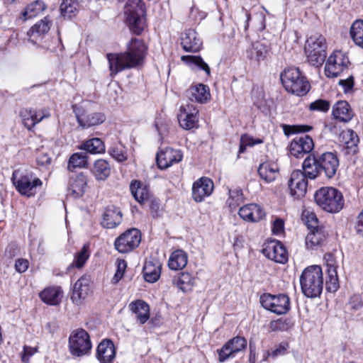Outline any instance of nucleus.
Instances as JSON below:
<instances>
[{
  "label": "nucleus",
  "mask_w": 363,
  "mask_h": 363,
  "mask_svg": "<svg viewBox=\"0 0 363 363\" xmlns=\"http://www.w3.org/2000/svg\"><path fill=\"white\" fill-rule=\"evenodd\" d=\"M147 47L144 42L133 38L128 45L127 50L119 54L107 55L111 74H116L125 69L135 67L140 65L145 57Z\"/></svg>",
  "instance_id": "obj_1"
},
{
  "label": "nucleus",
  "mask_w": 363,
  "mask_h": 363,
  "mask_svg": "<svg viewBox=\"0 0 363 363\" xmlns=\"http://www.w3.org/2000/svg\"><path fill=\"white\" fill-rule=\"evenodd\" d=\"M339 159L332 152L322 154H310L303 161L302 167L309 179H314L322 174L328 179H332L337 171Z\"/></svg>",
  "instance_id": "obj_2"
},
{
  "label": "nucleus",
  "mask_w": 363,
  "mask_h": 363,
  "mask_svg": "<svg viewBox=\"0 0 363 363\" xmlns=\"http://www.w3.org/2000/svg\"><path fill=\"white\" fill-rule=\"evenodd\" d=\"M302 292L309 298L320 296L323 288L322 269L320 266L313 265L306 268L300 277Z\"/></svg>",
  "instance_id": "obj_3"
},
{
  "label": "nucleus",
  "mask_w": 363,
  "mask_h": 363,
  "mask_svg": "<svg viewBox=\"0 0 363 363\" xmlns=\"http://www.w3.org/2000/svg\"><path fill=\"white\" fill-rule=\"evenodd\" d=\"M318 206L328 213H337L344 206L342 194L333 187H322L318 189L314 196Z\"/></svg>",
  "instance_id": "obj_4"
},
{
  "label": "nucleus",
  "mask_w": 363,
  "mask_h": 363,
  "mask_svg": "<svg viewBox=\"0 0 363 363\" xmlns=\"http://www.w3.org/2000/svg\"><path fill=\"white\" fill-rule=\"evenodd\" d=\"M125 21L130 30L140 35L145 26V8L142 0H128L124 8Z\"/></svg>",
  "instance_id": "obj_5"
},
{
  "label": "nucleus",
  "mask_w": 363,
  "mask_h": 363,
  "mask_svg": "<svg viewBox=\"0 0 363 363\" xmlns=\"http://www.w3.org/2000/svg\"><path fill=\"white\" fill-rule=\"evenodd\" d=\"M326 41L320 34H314L308 38L305 45V52L308 62L315 66L322 65L326 58Z\"/></svg>",
  "instance_id": "obj_6"
},
{
  "label": "nucleus",
  "mask_w": 363,
  "mask_h": 363,
  "mask_svg": "<svg viewBox=\"0 0 363 363\" xmlns=\"http://www.w3.org/2000/svg\"><path fill=\"white\" fill-rule=\"evenodd\" d=\"M12 181L16 190L27 197L35 196L37 188L43 184L42 181L35 177L32 172L21 174L19 170L13 172Z\"/></svg>",
  "instance_id": "obj_7"
},
{
  "label": "nucleus",
  "mask_w": 363,
  "mask_h": 363,
  "mask_svg": "<svg viewBox=\"0 0 363 363\" xmlns=\"http://www.w3.org/2000/svg\"><path fill=\"white\" fill-rule=\"evenodd\" d=\"M280 79L286 91H310L311 88L308 79L296 67L286 68Z\"/></svg>",
  "instance_id": "obj_8"
},
{
  "label": "nucleus",
  "mask_w": 363,
  "mask_h": 363,
  "mask_svg": "<svg viewBox=\"0 0 363 363\" xmlns=\"http://www.w3.org/2000/svg\"><path fill=\"white\" fill-rule=\"evenodd\" d=\"M259 301L263 308L278 315L285 314L290 309V298L286 294H264Z\"/></svg>",
  "instance_id": "obj_9"
},
{
  "label": "nucleus",
  "mask_w": 363,
  "mask_h": 363,
  "mask_svg": "<svg viewBox=\"0 0 363 363\" xmlns=\"http://www.w3.org/2000/svg\"><path fill=\"white\" fill-rule=\"evenodd\" d=\"M69 343L71 353L77 357L87 354L91 348L89 335L84 329L73 331L69 338Z\"/></svg>",
  "instance_id": "obj_10"
},
{
  "label": "nucleus",
  "mask_w": 363,
  "mask_h": 363,
  "mask_svg": "<svg viewBox=\"0 0 363 363\" xmlns=\"http://www.w3.org/2000/svg\"><path fill=\"white\" fill-rule=\"evenodd\" d=\"M350 62L347 53L336 50L331 54L325 66V73L328 77H335L347 69Z\"/></svg>",
  "instance_id": "obj_11"
},
{
  "label": "nucleus",
  "mask_w": 363,
  "mask_h": 363,
  "mask_svg": "<svg viewBox=\"0 0 363 363\" xmlns=\"http://www.w3.org/2000/svg\"><path fill=\"white\" fill-rule=\"evenodd\" d=\"M141 241V233L136 228H130L118 237L114 242L116 250L127 253L138 247Z\"/></svg>",
  "instance_id": "obj_12"
},
{
  "label": "nucleus",
  "mask_w": 363,
  "mask_h": 363,
  "mask_svg": "<svg viewBox=\"0 0 363 363\" xmlns=\"http://www.w3.org/2000/svg\"><path fill=\"white\" fill-rule=\"evenodd\" d=\"M309 178L306 171L294 170L291 174L289 181V188L292 196L296 199H300L305 196L307 186L308 179Z\"/></svg>",
  "instance_id": "obj_13"
},
{
  "label": "nucleus",
  "mask_w": 363,
  "mask_h": 363,
  "mask_svg": "<svg viewBox=\"0 0 363 363\" xmlns=\"http://www.w3.org/2000/svg\"><path fill=\"white\" fill-rule=\"evenodd\" d=\"M246 347L247 340L245 338L237 336L230 339L220 350H218L219 362H225L233 357L234 354L245 350Z\"/></svg>",
  "instance_id": "obj_14"
},
{
  "label": "nucleus",
  "mask_w": 363,
  "mask_h": 363,
  "mask_svg": "<svg viewBox=\"0 0 363 363\" xmlns=\"http://www.w3.org/2000/svg\"><path fill=\"white\" fill-rule=\"evenodd\" d=\"M182 157L183 155L181 150L165 147L157 153L156 160L158 167L165 169L174 164L179 162Z\"/></svg>",
  "instance_id": "obj_15"
},
{
  "label": "nucleus",
  "mask_w": 363,
  "mask_h": 363,
  "mask_svg": "<svg viewBox=\"0 0 363 363\" xmlns=\"http://www.w3.org/2000/svg\"><path fill=\"white\" fill-rule=\"evenodd\" d=\"M314 147L313 139L307 135L296 136L291 143L290 153L296 157H302Z\"/></svg>",
  "instance_id": "obj_16"
},
{
  "label": "nucleus",
  "mask_w": 363,
  "mask_h": 363,
  "mask_svg": "<svg viewBox=\"0 0 363 363\" xmlns=\"http://www.w3.org/2000/svg\"><path fill=\"white\" fill-rule=\"evenodd\" d=\"M199 110L193 104H187L180 107L178 121L182 128L190 130L194 128L198 122Z\"/></svg>",
  "instance_id": "obj_17"
},
{
  "label": "nucleus",
  "mask_w": 363,
  "mask_h": 363,
  "mask_svg": "<svg viewBox=\"0 0 363 363\" xmlns=\"http://www.w3.org/2000/svg\"><path fill=\"white\" fill-rule=\"evenodd\" d=\"M262 253L269 259L284 264L288 260V254L284 246L277 240L269 242L262 250Z\"/></svg>",
  "instance_id": "obj_18"
},
{
  "label": "nucleus",
  "mask_w": 363,
  "mask_h": 363,
  "mask_svg": "<svg viewBox=\"0 0 363 363\" xmlns=\"http://www.w3.org/2000/svg\"><path fill=\"white\" fill-rule=\"evenodd\" d=\"M339 140L345 155H354L358 152L359 137L352 130H342L339 135Z\"/></svg>",
  "instance_id": "obj_19"
},
{
  "label": "nucleus",
  "mask_w": 363,
  "mask_h": 363,
  "mask_svg": "<svg viewBox=\"0 0 363 363\" xmlns=\"http://www.w3.org/2000/svg\"><path fill=\"white\" fill-rule=\"evenodd\" d=\"M213 182L207 177H201L196 181L192 186V197L196 202H201L209 196L213 190Z\"/></svg>",
  "instance_id": "obj_20"
},
{
  "label": "nucleus",
  "mask_w": 363,
  "mask_h": 363,
  "mask_svg": "<svg viewBox=\"0 0 363 363\" xmlns=\"http://www.w3.org/2000/svg\"><path fill=\"white\" fill-rule=\"evenodd\" d=\"M181 44L186 52H197L201 50L202 41L197 33L192 29L186 30L182 34Z\"/></svg>",
  "instance_id": "obj_21"
},
{
  "label": "nucleus",
  "mask_w": 363,
  "mask_h": 363,
  "mask_svg": "<svg viewBox=\"0 0 363 363\" xmlns=\"http://www.w3.org/2000/svg\"><path fill=\"white\" fill-rule=\"evenodd\" d=\"M76 117L79 124L84 128L98 125L106 120L105 115L101 113H76Z\"/></svg>",
  "instance_id": "obj_22"
},
{
  "label": "nucleus",
  "mask_w": 363,
  "mask_h": 363,
  "mask_svg": "<svg viewBox=\"0 0 363 363\" xmlns=\"http://www.w3.org/2000/svg\"><path fill=\"white\" fill-rule=\"evenodd\" d=\"M115 347L109 340H104L97 347L96 356L101 363H109L115 357Z\"/></svg>",
  "instance_id": "obj_23"
},
{
  "label": "nucleus",
  "mask_w": 363,
  "mask_h": 363,
  "mask_svg": "<svg viewBox=\"0 0 363 363\" xmlns=\"http://www.w3.org/2000/svg\"><path fill=\"white\" fill-rule=\"evenodd\" d=\"M52 25V21L48 16L45 17L36 23L28 31V36L30 40L35 43L39 38L47 33Z\"/></svg>",
  "instance_id": "obj_24"
},
{
  "label": "nucleus",
  "mask_w": 363,
  "mask_h": 363,
  "mask_svg": "<svg viewBox=\"0 0 363 363\" xmlns=\"http://www.w3.org/2000/svg\"><path fill=\"white\" fill-rule=\"evenodd\" d=\"M181 60L194 71H203L207 77L211 76V68L199 55H183Z\"/></svg>",
  "instance_id": "obj_25"
},
{
  "label": "nucleus",
  "mask_w": 363,
  "mask_h": 363,
  "mask_svg": "<svg viewBox=\"0 0 363 363\" xmlns=\"http://www.w3.org/2000/svg\"><path fill=\"white\" fill-rule=\"evenodd\" d=\"M87 179L86 176L83 173H80L74 178L70 179L68 194L72 195L74 198H79L84 194Z\"/></svg>",
  "instance_id": "obj_26"
},
{
  "label": "nucleus",
  "mask_w": 363,
  "mask_h": 363,
  "mask_svg": "<svg viewBox=\"0 0 363 363\" xmlns=\"http://www.w3.org/2000/svg\"><path fill=\"white\" fill-rule=\"evenodd\" d=\"M129 309L132 313L136 315L137 320L141 323L144 324L150 318V307L143 300H136L131 302L128 306Z\"/></svg>",
  "instance_id": "obj_27"
},
{
  "label": "nucleus",
  "mask_w": 363,
  "mask_h": 363,
  "mask_svg": "<svg viewBox=\"0 0 363 363\" xmlns=\"http://www.w3.org/2000/svg\"><path fill=\"white\" fill-rule=\"evenodd\" d=\"M130 190L135 199L143 204L150 200V194L148 188L141 182L134 180L130 183Z\"/></svg>",
  "instance_id": "obj_28"
},
{
  "label": "nucleus",
  "mask_w": 363,
  "mask_h": 363,
  "mask_svg": "<svg viewBox=\"0 0 363 363\" xmlns=\"http://www.w3.org/2000/svg\"><path fill=\"white\" fill-rule=\"evenodd\" d=\"M259 177L267 182L274 181L279 174V167L274 162H263L258 168Z\"/></svg>",
  "instance_id": "obj_29"
},
{
  "label": "nucleus",
  "mask_w": 363,
  "mask_h": 363,
  "mask_svg": "<svg viewBox=\"0 0 363 363\" xmlns=\"http://www.w3.org/2000/svg\"><path fill=\"white\" fill-rule=\"evenodd\" d=\"M122 220V213L115 208H107L103 214L102 225L106 228H113L118 225Z\"/></svg>",
  "instance_id": "obj_30"
},
{
  "label": "nucleus",
  "mask_w": 363,
  "mask_h": 363,
  "mask_svg": "<svg viewBox=\"0 0 363 363\" xmlns=\"http://www.w3.org/2000/svg\"><path fill=\"white\" fill-rule=\"evenodd\" d=\"M89 291V280L85 277H81L74 284L72 295V299L77 303L85 298Z\"/></svg>",
  "instance_id": "obj_31"
},
{
  "label": "nucleus",
  "mask_w": 363,
  "mask_h": 363,
  "mask_svg": "<svg viewBox=\"0 0 363 363\" xmlns=\"http://www.w3.org/2000/svg\"><path fill=\"white\" fill-rule=\"evenodd\" d=\"M333 115L341 121L347 122L352 118L353 113L349 104L347 101H340L335 104Z\"/></svg>",
  "instance_id": "obj_32"
},
{
  "label": "nucleus",
  "mask_w": 363,
  "mask_h": 363,
  "mask_svg": "<svg viewBox=\"0 0 363 363\" xmlns=\"http://www.w3.org/2000/svg\"><path fill=\"white\" fill-rule=\"evenodd\" d=\"M143 272L144 278L147 281L154 283L160 278L161 264L159 262H146Z\"/></svg>",
  "instance_id": "obj_33"
},
{
  "label": "nucleus",
  "mask_w": 363,
  "mask_h": 363,
  "mask_svg": "<svg viewBox=\"0 0 363 363\" xmlns=\"http://www.w3.org/2000/svg\"><path fill=\"white\" fill-rule=\"evenodd\" d=\"M187 264V255L182 250L174 251L168 262L169 267L172 270H180Z\"/></svg>",
  "instance_id": "obj_34"
},
{
  "label": "nucleus",
  "mask_w": 363,
  "mask_h": 363,
  "mask_svg": "<svg viewBox=\"0 0 363 363\" xmlns=\"http://www.w3.org/2000/svg\"><path fill=\"white\" fill-rule=\"evenodd\" d=\"M92 173L97 180L104 181L111 174V167L108 162L105 160H97L94 164Z\"/></svg>",
  "instance_id": "obj_35"
},
{
  "label": "nucleus",
  "mask_w": 363,
  "mask_h": 363,
  "mask_svg": "<svg viewBox=\"0 0 363 363\" xmlns=\"http://www.w3.org/2000/svg\"><path fill=\"white\" fill-rule=\"evenodd\" d=\"M62 291L60 287H51L44 289L40 293L42 301L50 305H57L60 301Z\"/></svg>",
  "instance_id": "obj_36"
},
{
  "label": "nucleus",
  "mask_w": 363,
  "mask_h": 363,
  "mask_svg": "<svg viewBox=\"0 0 363 363\" xmlns=\"http://www.w3.org/2000/svg\"><path fill=\"white\" fill-rule=\"evenodd\" d=\"M91 154H101L105 152L106 148L104 142L99 138H94L85 141L80 147Z\"/></svg>",
  "instance_id": "obj_37"
},
{
  "label": "nucleus",
  "mask_w": 363,
  "mask_h": 363,
  "mask_svg": "<svg viewBox=\"0 0 363 363\" xmlns=\"http://www.w3.org/2000/svg\"><path fill=\"white\" fill-rule=\"evenodd\" d=\"M20 116L23 125L28 130H32L35 125L39 123V120L36 118L37 116L34 108H24L21 110Z\"/></svg>",
  "instance_id": "obj_38"
},
{
  "label": "nucleus",
  "mask_w": 363,
  "mask_h": 363,
  "mask_svg": "<svg viewBox=\"0 0 363 363\" xmlns=\"http://www.w3.org/2000/svg\"><path fill=\"white\" fill-rule=\"evenodd\" d=\"M45 9V5L41 0H36L28 4L22 12V18L24 21L30 19L40 14Z\"/></svg>",
  "instance_id": "obj_39"
},
{
  "label": "nucleus",
  "mask_w": 363,
  "mask_h": 363,
  "mask_svg": "<svg viewBox=\"0 0 363 363\" xmlns=\"http://www.w3.org/2000/svg\"><path fill=\"white\" fill-rule=\"evenodd\" d=\"M268 52V48L265 45L257 42L252 44L251 49L247 51V54L249 58L259 62L267 57Z\"/></svg>",
  "instance_id": "obj_40"
},
{
  "label": "nucleus",
  "mask_w": 363,
  "mask_h": 363,
  "mask_svg": "<svg viewBox=\"0 0 363 363\" xmlns=\"http://www.w3.org/2000/svg\"><path fill=\"white\" fill-rule=\"evenodd\" d=\"M87 155L84 152H76L71 155L68 161L67 168L73 171L75 168H86L88 167Z\"/></svg>",
  "instance_id": "obj_41"
},
{
  "label": "nucleus",
  "mask_w": 363,
  "mask_h": 363,
  "mask_svg": "<svg viewBox=\"0 0 363 363\" xmlns=\"http://www.w3.org/2000/svg\"><path fill=\"white\" fill-rule=\"evenodd\" d=\"M350 35L354 43L363 48V21H355L350 28Z\"/></svg>",
  "instance_id": "obj_42"
},
{
  "label": "nucleus",
  "mask_w": 363,
  "mask_h": 363,
  "mask_svg": "<svg viewBox=\"0 0 363 363\" xmlns=\"http://www.w3.org/2000/svg\"><path fill=\"white\" fill-rule=\"evenodd\" d=\"M325 238V234L323 228L312 230L306 238V244L308 247H313L319 245Z\"/></svg>",
  "instance_id": "obj_43"
},
{
  "label": "nucleus",
  "mask_w": 363,
  "mask_h": 363,
  "mask_svg": "<svg viewBox=\"0 0 363 363\" xmlns=\"http://www.w3.org/2000/svg\"><path fill=\"white\" fill-rule=\"evenodd\" d=\"M79 4L75 0H62L60 12L64 17L72 18L78 11Z\"/></svg>",
  "instance_id": "obj_44"
},
{
  "label": "nucleus",
  "mask_w": 363,
  "mask_h": 363,
  "mask_svg": "<svg viewBox=\"0 0 363 363\" xmlns=\"http://www.w3.org/2000/svg\"><path fill=\"white\" fill-rule=\"evenodd\" d=\"M89 257V246L84 245L81 250L75 255L74 259L72 264L69 266L68 269L74 267L77 268L82 267Z\"/></svg>",
  "instance_id": "obj_45"
},
{
  "label": "nucleus",
  "mask_w": 363,
  "mask_h": 363,
  "mask_svg": "<svg viewBox=\"0 0 363 363\" xmlns=\"http://www.w3.org/2000/svg\"><path fill=\"white\" fill-rule=\"evenodd\" d=\"M243 200L242 191L240 188L229 189L228 205L232 209L239 206Z\"/></svg>",
  "instance_id": "obj_46"
},
{
  "label": "nucleus",
  "mask_w": 363,
  "mask_h": 363,
  "mask_svg": "<svg viewBox=\"0 0 363 363\" xmlns=\"http://www.w3.org/2000/svg\"><path fill=\"white\" fill-rule=\"evenodd\" d=\"M339 288V281L336 267L328 269V279L326 281V289L330 292H335Z\"/></svg>",
  "instance_id": "obj_47"
},
{
  "label": "nucleus",
  "mask_w": 363,
  "mask_h": 363,
  "mask_svg": "<svg viewBox=\"0 0 363 363\" xmlns=\"http://www.w3.org/2000/svg\"><path fill=\"white\" fill-rule=\"evenodd\" d=\"M302 219L310 231L322 228L319 226L318 220L313 212L304 211Z\"/></svg>",
  "instance_id": "obj_48"
},
{
  "label": "nucleus",
  "mask_w": 363,
  "mask_h": 363,
  "mask_svg": "<svg viewBox=\"0 0 363 363\" xmlns=\"http://www.w3.org/2000/svg\"><path fill=\"white\" fill-rule=\"evenodd\" d=\"M263 141L262 139H254L248 135H242L240 138V144L239 148V153H243L245 151L247 146H253L255 145L261 144Z\"/></svg>",
  "instance_id": "obj_49"
},
{
  "label": "nucleus",
  "mask_w": 363,
  "mask_h": 363,
  "mask_svg": "<svg viewBox=\"0 0 363 363\" xmlns=\"http://www.w3.org/2000/svg\"><path fill=\"white\" fill-rule=\"evenodd\" d=\"M109 155L118 162H122L127 160V154L122 146L111 147L108 150Z\"/></svg>",
  "instance_id": "obj_50"
},
{
  "label": "nucleus",
  "mask_w": 363,
  "mask_h": 363,
  "mask_svg": "<svg viewBox=\"0 0 363 363\" xmlns=\"http://www.w3.org/2000/svg\"><path fill=\"white\" fill-rule=\"evenodd\" d=\"M330 106L328 101L324 99H318L311 103L308 108L311 111H322L327 112Z\"/></svg>",
  "instance_id": "obj_51"
},
{
  "label": "nucleus",
  "mask_w": 363,
  "mask_h": 363,
  "mask_svg": "<svg viewBox=\"0 0 363 363\" xmlns=\"http://www.w3.org/2000/svg\"><path fill=\"white\" fill-rule=\"evenodd\" d=\"M177 284L181 289L184 291L186 289V286L193 285L194 278L191 274L182 272L177 277Z\"/></svg>",
  "instance_id": "obj_52"
},
{
  "label": "nucleus",
  "mask_w": 363,
  "mask_h": 363,
  "mask_svg": "<svg viewBox=\"0 0 363 363\" xmlns=\"http://www.w3.org/2000/svg\"><path fill=\"white\" fill-rule=\"evenodd\" d=\"M188 96L191 102L207 103L211 99V92H190Z\"/></svg>",
  "instance_id": "obj_53"
},
{
  "label": "nucleus",
  "mask_w": 363,
  "mask_h": 363,
  "mask_svg": "<svg viewBox=\"0 0 363 363\" xmlns=\"http://www.w3.org/2000/svg\"><path fill=\"white\" fill-rule=\"evenodd\" d=\"M127 267L126 262L123 259L117 260V269L112 279V282L116 284L122 279Z\"/></svg>",
  "instance_id": "obj_54"
},
{
  "label": "nucleus",
  "mask_w": 363,
  "mask_h": 363,
  "mask_svg": "<svg viewBox=\"0 0 363 363\" xmlns=\"http://www.w3.org/2000/svg\"><path fill=\"white\" fill-rule=\"evenodd\" d=\"M252 208V218H250L251 222H257L262 220L265 216V211L264 209L259 205L252 203L251 205Z\"/></svg>",
  "instance_id": "obj_55"
},
{
  "label": "nucleus",
  "mask_w": 363,
  "mask_h": 363,
  "mask_svg": "<svg viewBox=\"0 0 363 363\" xmlns=\"http://www.w3.org/2000/svg\"><path fill=\"white\" fill-rule=\"evenodd\" d=\"M313 128L309 125H284V131L286 135L295 133H306L310 131Z\"/></svg>",
  "instance_id": "obj_56"
},
{
  "label": "nucleus",
  "mask_w": 363,
  "mask_h": 363,
  "mask_svg": "<svg viewBox=\"0 0 363 363\" xmlns=\"http://www.w3.org/2000/svg\"><path fill=\"white\" fill-rule=\"evenodd\" d=\"M251 205H252V203L247 204L241 207L239 210V216L245 220L250 221V218H252Z\"/></svg>",
  "instance_id": "obj_57"
},
{
  "label": "nucleus",
  "mask_w": 363,
  "mask_h": 363,
  "mask_svg": "<svg viewBox=\"0 0 363 363\" xmlns=\"http://www.w3.org/2000/svg\"><path fill=\"white\" fill-rule=\"evenodd\" d=\"M289 348V344L287 342H281L276 347L274 350L269 354L272 357H277L280 355H284L287 349Z\"/></svg>",
  "instance_id": "obj_58"
},
{
  "label": "nucleus",
  "mask_w": 363,
  "mask_h": 363,
  "mask_svg": "<svg viewBox=\"0 0 363 363\" xmlns=\"http://www.w3.org/2000/svg\"><path fill=\"white\" fill-rule=\"evenodd\" d=\"M37 352L36 348L24 346L21 360L25 363L29 362V358Z\"/></svg>",
  "instance_id": "obj_59"
},
{
  "label": "nucleus",
  "mask_w": 363,
  "mask_h": 363,
  "mask_svg": "<svg viewBox=\"0 0 363 363\" xmlns=\"http://www.w3.org/2000/svg\"><path fill=\"white\" fill-rule=\"evenodd\" d=\"M284 221L281 218H277L273 222L272 233L274 235H279L284 231Z\"/></svg>",
  "instance_id": "obj_60"
},
{
  "label": "nucleus",
  "mask_w": 363,
  "mask_h": 363,
  "mask_svg": "<svg viewBox=\"0 0 363 363\" xmlns=\"http://www.w3.org/2000/svg\"><path fill=\"white\" fill-rule=\"evenodd\" d=\"M28 261L24 259H18L16 260L15 267L17 272L19 273L25 272L28 268Z\"/></svg>",
  "instance_id": "obj_61"
},
{
  "label": "nucleus",
  "mask_w": 363,
  "mask_h": 363,
  "mask_svg": "<svg viewBox=\"0 0 363 363\" xmlns=\"http://www.w3.org/2000/svg\"><path fill=\"white\" fill-rule=\"evenodd\" d=\"M355 230L357 234L363 237V209L357 217Z\"/></svg>",
  "instance_id": "obj_62"
},
{
  "label": "nucleus",
  "mask_w": 363,
  "mask_h": 363,
  "mask_svg": "<svg viewBox=\"0 0 363 363\" xmlns=\"http://www.w3.org/2000/svg\"><path fill=\"white\" fill-rule=\"evenodd\" d=\"M155 127L161 137L165 135L168 133V123L162 121H157Z\"/></svg>",
  "instance_id": "obj_63"
},
{
  "label": "nucleus",
  "mask_w": 363,
  "mask_h": 363,
  "mask_svg": "<svg viewBox=\"0 0 363 363\" xmlns=\"http://www.w3.org/2000/svg\"><path fill=\"white\" fill-rule=\"evenodd\" d=\"M35 111L37 116L36 118L39 120V123L41 122L43 119L50 117V112L48 108L35 109Z\"/></svg>",
  "instance_id": "obj_64"
}]
</instances>
